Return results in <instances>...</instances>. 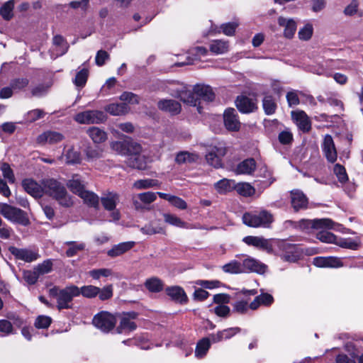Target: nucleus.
<instances>
[{
    "mask_svg": "<svg viewBox=\"0 0 363 363\" xmlns=\"http://www.w3.org/2000/svg\"><path fill=\"white\" fill-rule=\"evenodd\" d=\"M43 191L56 199L63 206L69 207L73 204L65 187L57 180L51 179L45 181L43 182Z\"/></svg>",
    "mask_w": 363,
    "mask_h": 363,
    "instance_id": "nucleus-1",
    "label": "nucleus"
},
{
    "mask_svg": "<svg viewBox=\"0 0 363 363\" xmlns=\"http://www.w3.org/2000/svg\"><path fill=\"white\" fill-rule=\"evenodd\" d=\"M49 295L57 299V307L59 310L71 308L74 297L79 296L78 287L74 285L67 286L62 289L54 286L49 289Z\"/></svg>",
    "mask_w": 363,
    "mask_h": 363,
    "instance_id": "nucleus-2",
    "label": "nucleus"
},
{
    "mask_svg": "<svg viewBox=\"0 0 363 363\" xmlns=\"http://www.w3.org/2000/svg\"><path fill=\"white\" fill-rule=\"evenodd\" d=\"M243 223L252 228H269L274 221L273 214L265 209L252 213H245L242 216Z\"/></svg>",
    "mask_w": 363,
    "mask_h": 363,
    "instance_id": "nucleus-3",
    "label": "nucleus"
},
{
    "mask_svg": "<svg viewBox=\"0 0 363 363\" xmlns=\"http://www.w3.org/2000/svg\"><path fill=\"white\" fill-rule=\"evenodd\" d=\"M0 213L8 220L24 226L29 224V219L23 210L7 203H0Z\"/></svg>",
    "mask_w": 363,
    "mask_h": 363,
    "instance_id": "nucleus-4",
    "label": "nucleus"
},
{
    "mask_svg": "<svg viewBox=\"0 0 363 363\" xmlns=\"http://www.w3.org/2000/svg\"><path fill=\"white\" fill-rule=\"evenodd\" d=\"M74 119L80 124H99L106 120L103 111L98 110H87L76 114Z\"/></svg>",
    "mask_w": 363,
    "mask_h": 363,
    "instance_id": "nucleus-5",
    "label": "nucleus"
},
{
    "mask_svg": "<svg viewBox=\"0 0 363 363\" xmlns=\"http://www.w3.org/2000/svg\"><path fill=\"white\" fill-rule=\"evenodd\" d=\"M92 323L102 332L108 333L114 328L116 320L110 313L101 311L94 316Z\"/></svg>",
    "mask_w": 363,
    "mask_h": 363,
    "instance_id": "nucleus-6",
    "label": "nucleus"
},
{
    "mask_svg": "<svg viewBox=\"0 0 363 363\" xmlns=\"http://www.w3.org/2000/svg\"><path fill=\"white\" fill-rule=\"evenodd\" d=\"M175 97L179 98L184 104L192 106L198 105V98L196 96L193 89L190 86L181 84L178 88L174 90L172 94Z\"/></svg>",
    "mask_w": 363,
    "mask_h": 363,
    "instance_id": "nucleus-7",
    "label": "nucleus"
},
{
    "mask_svg": "<svg viewBox=\"0 0 363 363\" xmlns=\"http://www.w3.org/2000/svg\"><path fill=\"white\" fill-rule=\"evenodd\" d=\"M111 147L116 153L121 155H129L133 150L135 152H140L142 150L140 145L128 140L113 142L111 143Z\"/></svg>",
    "mask_w": 363,
    "mask_h": 363,
    "instance_id": "nucleus-8",
    "label": "nucleus"
},
{
    "mask_svg": "<svg viewBox=\"0 0 363 363\" xmlns=\"http://www.w3.org/2000/svg\"><path fill=\"white\" fill-rule=\"evenodd\" d=\"M333 226L334 222L329 218L301 220L299 222V227L301 229H332Z\"/></svg>",
    "mask_w": 363,
    "mask_h": 363,
    "instance_id": "nucleus-9",
    "label": "nucleus"
},
{
    "mask_svg": "<svg viewBox=\"0 0 363 363\" xmlns=\"http://www.w3.org/2000/svg\"><path fill=\"white\" fill-rule=\"evenodd\" d=\"M9 251L18 259L23 260L26 262H31L38 259L40 257L37 252L28 249L17 248L11 246Z\"/></svg>",
    "mask_w": 363,
    "mask_h": 363,
    "instance_id": "nucleus-10",
    "label": "nucleus"
},
{
    "mask_svg": "<svg viewBox=\"0 0 363 363\" xmlns=\"http://www.w3.org/2000/svg\"><path fill=\"white\" fill-rule=\"evenodd\" d=\"M157 199V194L152 191L140 193L133 198V203L138 211L144 210L145 205L154 202Z\"/></svg>",
    "mask_w": 363,
    "mask_h": 363,
    "instance_id": "nucleus-11",
    "label": "nucleus"
},
{
    "mask_svg": "<svg viewBox=\"0 0 363 363\" xmlns=\"http://www.w3.org/2000/svg\"><path fill=\"white\" fill-rule=\"evenodd\" d=\"M323 152L327 160L330 163H334L337 160V150L330 135H326L324 137L322 145Z\"/></svg>",
    "mask_w": 363,
    "mask_h": 363,
    "instance_id": "nucleus-12",
    "label": "nucleus"
},
{
    "mask_svg": "<svg viewBox=\"0 0 363 363\" xmlns=\"http://www.w3.org/2000/svg\"><path fill=\"white\" fill-rule=\"evenodd\" d=\"M223 120L225 128L230 131H238L240 128L236 111L234 108H228L223 113Z\"/></svg>",
    "mask_w": 363,
    "mask_h": 363,
    "instance_id": "nucleus-13",
    "label": "nucleus"
},
{
    "mask_svg": "<svg viewBox=\"0 0 363 363\" xmlns=\"http://www.w3.org/2000/svg\"><path fill=\"white\" fill-rule=\"evenodd\" d=\"M225 153V148L213 147L206 154V161L210 165L219 168L222 166L221 157L224 156Z\"/></svg>",
    "mask_w": 363,
    "mask_h": 363,
    "instance_id": "nucleus-14",
    "label": "nucleus"
},
{
    "mask_svg": "<svg viewBox=\"0 0 363 363\" xmlns=\"http://www.w3.org/2000/svg\"><path fill=\"white\" fill-rule=\"evenodd\" d=\"M292 119L298 128L304 133L308 132L311 128V121L306 113L303 111H293L291 113Z\"/></svg>",
    "mask_w": 363,
    "mask_h": 363,
    "instance_id": "nucleus-15",
    "label": "nucleus"
},
{
    "mask_svg": "<svg viewBox=\"0 0 363 363\" xmlns=\"http://www.w3.org/2000/svg\"><path fill=\"white\" fill-rule=\"evenodd\" d=\"M242 263L244 273L255 272L264 274L267 269L265 264L252 257L245 259Z\"/></svg>",
    "mask_w": 363,
    "mask_h": 363,
    "instance_id": "nucleus-16",
    "label": "nucleus"
},
{
    "mask_svg": "<svg viewBox=\"0 0 363 363\" xmlns=\"http://www.w3.org/2000/svg\"><path fill=\"white\" fill-rule=\"evenodd\" d=\"M136 318L137 313L135 312L124 314L121 319L119 325L117 327L118 333H122L126 331L134 330L136 328V324L133 321V320Z\"/></svg>",
    "mask_w": 363,
    "mask_h": 363,
    "instance_id": "nucleus-17",
    "label": "nucleus"
},
{
    "mask_svg": "<svg viewBox=\"0 0 363 363\" xmlns=\"http://www.w3.org/2000/svg\"><path fill=\"white\" fill-rule=\"evenodd\" d=\"M235 103L238 109L244 113H251L257 109L256 101L245 96H238Z\"/></svg>",
    "mask_w": 363,
    "mask_h": 363,
    "instance_id": "nucleus-18",
    "label": "nucleus"
},
{
    "mask_svg": "<svg viewBox=\"0 0 363 363\" xmlns=\"http://www.w3.org/2000/svg\"><path fill=\"white\" fill-rule=\"evenodd\" d=\"M157 107L162 111L171 115H177L181 112L182 107L179 102L173 99H162L158 101Z\"/></svg>",
    "mask_w": 363,
    "mask_h": 363,
    "instance_id": "nucleus-19",
    "label": "nucleus"
},
{
    "mask_svg": "<svg viewBox=\"0 0 363 363\" xmlns=\"http://www.w3.org/2000/svg\"><path fill=\"white\" fill-rule=\"evenodd\" d=\"M242 240L247 245H252L269 252L272 250V245L269 244V241L262 237L246 236Z\"/></svg>",
    "mask_w": 363,
    "mask_h": 363,
    "instance_id": "nucleus-20",
    "label": "nucleus"
},
{
    "mask_svg": "<svg viewBox=\"0 0 363 363\" xmlns=\"http://www.w3.org/2000/svg\"><path fill=\"white\" fill-rule=\"evenodd\" d=\"M278 24L279 26L284 28V36L291 39L294 37L296 30V23L293 18H286L283 16L278 18Z\"/></svg>",
    "mask_w": 363,
    "mask_h": 363,
    "instance_id": "nucleus-21",
    "label": "nucleus"
},
{
    "mask_svg": "<svg viewBox=\"0 0 363 363\" xmlns=\"http://www.w3.org/2000/svg\"><path fill=\"white\" fill-rule=\"evenodd\" d=\"M196 96L206 101H212L214 100L215 94L211 86L204 84H196L193 87Z\"/></svg>",
    "mask_w": 363,
    "mask_h": 363,
    "instance_id": "nucleus-22",
    "label": "nucleus"
},
{
    "mask_svg": "<svg viewBox=\"0 0 363 363\" xmlns=\"http://www.w3.org/2000/svg\"><path fill=\"white\" fill-rule=\"evenodd\" d=\"M291 205L296 211L307 207L308 199L303 192L294 190L291 192Z\"/></svg>",
    "mask_w": 363,
    "mask_h": 363,
    "instance_id": "nucleus-23",
    "label": "nucleus"
},
{
    "mask_svg": "<svg viewBox=\"0 0 363 363\" xmlns=\"http://www.w3.org/2000/svg\"><path fill=\"white\" fill-rule=\"evenodd\" d=\"M64 139L62 133L55 131H46L38 135L37 141L38 143L43 144L48 143L50 144H55L60 143Z\"/></svg>",
    "mask_w": 363,
    "mask_h": 363,
    "instance_id": "nucleus-24",
    "label": "nucleus"
},
{
    "mask_svg": "<svg viewBox=\"0 0 363 363\" xmlns=\"http://www.w3.org/2000/svg\"><path fill=\"white\" fill-rule=\"evenodd\" d=\"M274 302L273 296L267 293H262L257 296L255 299L250 303V309L252 311L257 310L260 306H269Z\"/></svg>",
    "mask_w": 363,
    "mask_h": 363,
    "instance_id": "nucleus-25",
    "label": "nucleus"
},
{
    "mask_svg": "<svg viewBox=\"0 0 363 363\" xmlns=\"http://www.w3.org/2000/svg\"><path fill=\"white\" fill-rule=\"evenodd\" d=\"M22 185L26 191L33 197H41L43 194V189L33 179H24L22 182Z\"/></svg>",
    "mask_w": 363,
    "mask_h": 363,
    "instance_id": "nucleus-26",
    "label": "nucleus"
},
{
    "mask_svg": "<svg viewBox=\"0 0 363 363\" xmlns=\"http://www.w3.org/2000/svg\"><path fill=\"white\" fill-rule=\"evenodd\" d=\"M139 152H134V150L131 151L126 160V164L128 166L132 168L143 169L146 167V163L144 157L140 155Z\"/></svg>",
    "mask_w": 363,
    "mask_h": 363,
    "instance_id": "nucleus-27",
    "label": "nucleus"
},
{
    "mask_svg": "<svg viewBox=\"0 0 363 363\" xmlns=\"http://www.w3.org/2000/svg\"><path fill=\"white\" fill-rule=\"evenodd\" d=\"M167 294L174 301L185 303L187 296L182 288L179 286H171L166 289Z\"/></svg>",
    "mask_w": 363,
    "mask_h": 363,
    "instance_id": "nucleus-28",
    "label": "nucleus"
},
{
    "mask_svg": "<svg viewBox=\"0 0 363 363\" xmlns=\"http://www.w3.org/2000/svg\"><path fill=\"white\" fill-rule=\"evenodd\" d=\"M134 245L135 242L133 241L119 243L118 245H114L111 250H109L107 252V255L111 257L121 256L125 252L132 249L134 247Z\"/></svg>",
    "mask_w": 363,
    "mask_h": 363,
    "instance_id": "nucleus-29",
    "label": "nucleus"
},
{
    "mask_svg": "<svg viewBox=\"0 0 363 363\" xmlns=\"http://www.w3.org/2000/svg\"><path fill=\"white\" fill-rule=\"evenodd\" d=\"M118 201L119 195L115 192H108L101 198V202L107 211H113Z\"/></svg>",
    "mask_w": 363,
    "mask_h": 363,
    "instance_id": "nucleus-30",
    "label": "nucleus"
},
{
    "mask_svg": "<svg viewBox=\"0 0 363 363\" xmlns=\"http://www.w3.org/2000/svg\"><path fill=\"white\" fill-rule=\"evenodd\" d=\"M86 133L94 143H102L107 140V133L98 127L89 128Z\"/></svg>",
    "mask_w": 363,
    "mask_h": 363,
    "instance_id": "nucleus-31",
    "label": "nucleus"
},
{
    "mask_svg": "<svg viewBox=\"0 0 363 363\" xmlns=\"http://www.w3.org/2000/svg\"><path fill=\"white\" fill-rule=\"evenodd\" d=\"M256 169V162L254 159L249 158L240 162L235 169L237 174H250Z\"/></svg>",
    "mask_w": 363,
    "mask_h": 363,
    "instance_id": "nucleus-32",
    "label": "nucleus"
},
{
    "mask_svg": "<svg viewBox=\"0 0 363 363\" xmlns=\"http://www.w3.org/2000/svg\"><path fill=\"white\" fill-rule=\"evenodd\" d=\"M130 108L127 104H111L105 107V111L113 116H122L128 113Z\"/></svg>",
    "mask_w": 363,
    "mask_h": 363,
    "instance_id": "nucleus-33",
    "label": "nucleus"
},
{
    "mask_svg": "<svg viewBox=\"0 0 363 363\" xmlns=\"http://www.w3.org/2000/svg\"><path fill=\"white\" fill-rule=\"evenodd\" d=\"M65 245L68 246L65 252L67 257H72L77 255L79 252L84 250L86 245L84 242H77L76 241H67Z\"/></svg>",
    "mask_w": 363,
    "mask_h": 363,
    "instance_id": "nucleus-34",
    "label": "nucleus"
},
{
    "mask_svg": "<svg viewBox=\"0 0 363 363\" xmlns=\"http://www.w3.org/2000/svg\"><path fill=\"white\" fill-rule=\"evenodd\" d=\"M140 231L147 235L155 234H166V230L164 227L157 225L155 222H150L140 228Z\"/></svg>",
    "mask_w": 363,
    "mask_h": 363,
    "instance_id": "nucleus-35",
    "label": "nucleus"
},
{
    "mask_svg": "<svg viewBox=\"0 0 363 363\" xmlns=\"http://www.w3.org/2000/svg\"><path fill=\"white\" fill-rule=\"evenodd\" d=\"M52 85V82H48L47 83L39 84L33 86L30 91V96L40 98L45 96L48 93Z\"/></svg>",
    "mask_w": 363,
    "mask_h": 363,
    "instance_id": "nucleus-36",
    "label": "nucleus"
},
{
    "mask_svg": "<svg viewBox=\"0 0 363 363\" xmlns=\"http://www.w3.org/2000/svg\"><path fill=\"white\" fill-rule=\"evenodd\" d=\"M85 204L90 207L97 208L99 205V196L92 191L85 190L80 196Z\"/></svg>",
    "mask_w": 363,
    "mask_h": 363,
    "instance_id": "nucleus-37",
    "label": "nucleus"
},
{
    "mask_svg": "<svg viewBox=\"0 0 363 363\" xmlns=\"http://www.w3.org/2000/svg\"><path fill=\"white\" fill-rule=\"evenodd\" d=\"M235 182L232 179H223L215 184V188L220 194L230 192L235 188Z\"/></svg>",
    "mask_w": 363,
    "mask_h": 363,
    "instance_id": "nucleus-38",
    "label": "nucleus"
},
{
    "mask_svg": "<svg viewBox=\"0 0 363 363\" xmlns=\"http://www.w3.org/2000/svg\"><path fill=\"white\" fill-rule=\"evenodd\" d=\"M144 284L147 289L152 293L161 291L164 286L162 281L157 277L147 279Z\"/></svg>",
    "mask_w": 363,
    "mask_h": 363,
    "instance_id": "nucleus-39",
    "label": "nucleus"
},
{
    "mask_svg": "<svg viewBox=\"0 0 363 363\" xmlns=\"http://www.w3.org/2000/svg\"><path fill=\"white\" fill-rule=\"evenodd\" d=\"M14 5V0H9L0 8V15L5 21H10L13 18Z\"/></svg>",
    "mask_w": 363,
    "mask_h": 363,
    "instance_id": "nucleus-40",
    "label": "nucleus"
},
{
    "mask_svg": "<svg viewBox=\"0 0 363 363\" xmlns=\"http://www.w3.org/2000/svg\"><path fill=\"white\" fill-rule=\"evenodd\" d=\"M234 190L242 196H251L255 193V188L249 183L240 182L235 184Z\"/></svg>",
    "mask_w": 363,
    "mask_h": 363,
    "instance_id": "nucleus-41",
    "label": "nucleus"
},
{
    "mask_svg": "<svg viewBox=\"0 0 363 363\" xmlns=\"http://www.w3.org/2000/svg\"><path fill=\"white\" fill-rule=\"evenodd\" d=\"M68 188L72 192L77 194L79 196L85 191L84 185L77 176L73 177L67 184Z\"/></svg>",
    "mask_w": 363,
    "mask_h": 363,
    "instance_id": "nucleus-42",
    "label": "nucleus"
},
{
    "mask_svg": "<svg viewBox=\"0 0 363 363\" xmlns=\"http://www.w3.org/2000/svg\"><path fill=\"white\" fill-rule=\"evenodd\" d=\"M210 347V339L208 337H203L196 345L195 355L199 358H202L206 355Z\"/></svg>",
    "mask_w": 363,
    "mask_h": 363,
    "instance_id": "nucleus-43",
    "label": "nucleus"
},
{
    "mask_svg": "<svg viewBox=\"0 0 363 363\" xmlns=\"http://www.w3.org/2000/svg\"><path fill=\"white\" fill-rule=\"evenodd\" d=\"M198 158L199 157L196 154L190 153L186 151H182L177 155L175 162L179 164L191 163L196 162Z\"/></svg>",
    "mask_w": 363,
    "mask_h": 363,
    "instance_id": "nucleus-44",
    "label": "nucleus"
},
{
    "mask_svg": "<svg viewBox=\"0 0 363 363\" xmlns=\"http://www.w3.org/2000/svg\"><path fill=\"white\" fill-rule=\"evenodd\" d=\"M223 272L230 274H242L244 273L242 269V263L237 260H232L222 267Z\"/></svg>",
    "mask_w": 363,
    "mask_h": 363,
    "instance_id": "nucleus-45",
    "label": "nucleus"
},
{
    "mask_svg": "<svg viewBox=\"0 0 363 363\" xmlns=\"http://www.w3.org/2000/svg\"><path fill=\"white\" fill-rule=\"evenodd\" d=\"M228 50V43L227 41L216 40H213L210 45V50L216 55L223 54Z\"/></svg>",
    "mask_w": 363,
    "mask_h": 363,
    "instance_id": "nucleus-46",
    "label": "nucleus"
},
{
    "mask_svg": "<svg viewBox=\"0 0 363 363\" xmlns=\"http://www.w3.org/2000/svg\"><path fill=\"white\" fill-rule=\"evenodd\" d=\"M163 218L165 223L169 225L183 228H188V224L186 222L183 221L181 218L174 214L164 213Z\"/></svg>",
    "mask_w": 363,
    "mask_h": 363,
    "instance_id": "nucleus-47",
    "label": "nucleus"
},
{
    "mask_svg": "<svg viewBox=\"0 0 363 363\" xmlns=\"http://www.w3.org/2000/svg\"><path fill=\"white\" fill-rule=\"evenodd\" d=\"M157 186H159L158 181L152 179H139L133 184V188L138 190L150 189Z\"/></svg>",
    "mask_w": 363,
    "mask_h": 363,
    "instance_id": "nucleus-48",
    "label": "nucleus"
},
{
    "mask_svg": "<svg viewBox=\"0 0 363 363\" xmlns=\"http://www.w3.org/2000/svg\"><path fill=\"white\" fill-rule=\"evenodd\" d=\"M79 296L82 294L84 297L92 298L96 297L99 292V288L93 285L84 286L81 288L78 287Z\"/></svg>",
    "mask_w": 363,
    "mask_h": 363,
    "instance_id": "nucleus-49",
    "label": "nucleus"
},
{
    "mask_svg": "<svg viewBox=\"0 0 363 363\" xmlns=\"http://www.w3.org/2000/svg\"><path fill=\"white\" fill-rule=\"evenodd\" d=\"M262 106L267 115L273 114L277 109V104L272 96H266L262 100Z\"/></svg>",
    "mask_w": 363,
    "mask_h": 363,
    "instance_id": "nucleus-50",
    "label": "nucleus"
},
{
    "mask_svg": "<svg viewBox=\"0 0 363 363\" xmlns=\"http://www.w3.org/2000/svg\"><path fill=\"white\" fill-rule=\"evenodd\" d=\"M29 79L26 77H16L13 79L10 85L16 91L24 90L29 84Z\"/></svg>",
    "mask_w": 363,
    "mask_h": 363,
    "instance_id": "nucleus-51",
    "label": "nucleus"
},
{
    "mask_svg": "<svg viewBox=\"0 0 363 363\" xmlns=\"http://www.w3.org/2000/svg\"><path fill=\"white\" fill-rule=\"evenodd\" d=\"M88 76L89 70L86 68H83L77 73L73 82L77 86L82 88L86 83Z\"/></svg>",
    "mask_w": 363,
    "mask_h": 363,
    "instance_id": "nucleus-52",
    "label": "nucleus"
},
{
    "mask_svg": "<svg viewBox=\"0 0 363 363\" xmlns=\"http://www.w3.org/2000/svg\"><path fill=\"white\" fill-rule=\"evenodd\" d=\"M0 169L4 179H6L10 184H14L16 178L10 165L6 162H2L0 164Z\"/></svg>",
    "mask_w": 363,
    "mask_h": 363,
    "instance_id": "nucleus-53",
    "label": "nucleus"
},
{
    "mask_svg": "<svg viewBox=\"0 0 363 363\" xmlns=\"http://www.w3.org/2000/svg\"><path fill=\"white\" fill-rule=\"evenodd\" d=\"M66 163L69 164H78L81 162L80 152L70 147L65 154Z\"/></svg>",
    "mask_w": 363,
    "mask_h": 363,
    "instance_id": "nucleus-54",
    "label": "nucleus"
},
{
    "mask_svg": "<svg viewBox=\"0 0 363 363\" xmlns=\"http://www.w3.org/2000/svg\"><path fill=\"white\" fill-rule=\"evenodd\" d=\"M52 41L54 45L58 49L57 55H62L67 52L68 45L62 36L56 35L53 38Z\"/></svg>",
    "mask_w": 363,
    "mask_h": 363,
    "instance_id": "nucleus-55",
    "label": "nucleus"
},
{
    "mask_svg": "<svg viewBox=\"0 0 363 363\" xmlns=\"http://www.w3.org/2000/svg\"><path fill=\"white\" fill-rule=\"evenodd\" d=\"M313 33V26L310 23L306 24L298 33V38L301 40H308L311 38Z\"/></svg>",
    "mask_w": 363,
    "mask_h": 363,
    "instance_id": "nucleus-56",
    "label": "nucleus"
},
{
    "mask_svg": "<svg viewBox=\"0 0 363 363\" xmlns=\"http://www.w3.org/2000/svg\"><path fill=\"white\" fill-rule=\"evenodd\" d=\"M52 261L51 259H46L38 264L35 268L37 270V273L40 276L50 272L52 270Z\"/></svg>",
    "mask_w": 363,
    "mask_h": 363,
    "instance_id": "nucleus-57",
    "label": "nucleus"
},
{
    "mask_svg": "<svg viewBox=\"0 0 363 363\" xmlns=\"http://www.w3.org/2000/svg\"><path fill=\"white\" fill-rule=\"evenodd\" d=\"M85 154L88 160H94L102 157L103 150L98 147H88L85 150Z\"/></svg>",
    "mask_w": 363,
    "mask_h": 363,
    "instance_id": "nucleus-58",
    "label": "nucleus"
},
{
    "mask_svg": "<svg viewBox=\"0 0 363 363\" xmlns=\"http://www.w3.org/2000/svg\"><path fill=\"white\" fill-rule=\"evenodd\" d=\"M316 238L323 242L334 243L336 242V236L328 231L322 230L317 233Z\"/></svg>",
    "mask_w": 363,
    "mask_h": 363,
    "instance_id": "nucleus-59",
    "label": "nucleus"
},
{
    "mask_svg": "<svg viewBox=\"0 0 363 363\" xmlns=\"http://www.w3.org/2000/svg\"><path fill=\"white\" fill-rule=\"evenodd\" d=\"M89 274L94 279H99L101 277H107L112 274V271L110 269L101 268L93 269L89 272Z\"/></svg>",
    "mask_w": 363,
    "mask_h": 363,
    "instance_id": "nucleus-60",
    "label": "nucleus"
},
{
    "mask_svg": "<svg viewBox=\"0 0 363 363\" xmlns=\"http://www.w3.org/2000/svg\"><path fill=\"white\" fill-rule=\"evenodd\" d=\"M39 277L40 275L37 273L35 268L33 271L26 270L23 272V279L29 284H34Z\"/></svg>",
    "mask_w": 363,
    "mask_h": 363,
    "instance_id": "nucleus-61",
    "label": "nucleus"
},
{
    "mask_svg": "<svg viewBox=\"0 0 363 363\" xmlns=\"http://www.w3.org/2000/svg\"><path fill=\"white\" fill-rule=\"evenodd\" d=\"M98 296L99 299L101 301H106L111 298L113 296V286L109 284L102 289L99 288Z\"/></svg>",
    "mask_w": 363,
    "mask_h": 363,
    "instance_id": "nucleus-62",
    "label": "nucleus"
},
{
    "mask_svg": "<svg viewBox=\"0 0 363 363\" xmlns=\"http://www.w3.org/2000/svg\"><path fill=\"white\" fill-rule=\"evenodd\" d=\"M51 322L52 319L49 316L39 315L35 321V326L37 328H48Z\"/></svg>",
    "mask_w": 363,
    "mask_h": 363,
    "instance_id": "nucleus-63",
    "label": "nucleus"
},
{
    "mask_svg": "<svg viewBox=\"0 0 363 363\" xmlns=\"http://www.w3.org/2000/svg\"><path fill=\"white\" fill-rule=\"evenodd\" d=\"M238 26V23L229 22L221 25L220 28L223 33L228 36H232L235 34V29Z\"/></svg>",
    "mask_w": 363,
    "mask_h": 363,
    "instance_id": "nucleus-64",
    "label": "nucleus"
}]
</instances>
